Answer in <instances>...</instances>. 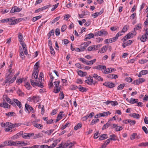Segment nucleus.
I'll return each instance as SVG.
<instances>
[{"label":"nucleus","instance_id":"nucleus-1","mask_svg":"<svg viewBox=\"0 0 148 148\" xmlns=\"http://www.w3.org/2000/svg\"><path fill=\"white\" fill-rule=\"evenodd\" d=\"M140 39L142 42H144L147 40L148 41V29L145 31V33L140 38Z\"/></svg>","mask_w":148,"mask_h":148},{"label":"nucleus","instance_id":"nucleus-2","mask_svg":"<svg viewBox=\"0 0 148 148\" xmlns=\"http://www.w3.org/2000/svg\"><path fill=\"white\" fill-rule=\"evenodd\" d=\"M60 82L59 81L54 82V85L56 89H54L53 92L56 93H58L60 91V88L59 87Z\"/></svg>","mask_w":148,"mask_h":148},{"label":"nucleus","instance_id":"nucleus-3","mask_svg":"<svg viewBox=\"0 0 148 148\" xmlns=\"http://www.w3.org/2000/svg\"><path fill=\"white\" fill-rule=\"evenodd\" d=\"M103 85L110 88H112L115 86V84L111 82H107L104 83Z\"/></svg>","mask_w":148,"mask_h":148},{"label":"nucleus","instance_id":"nucleus-4","mask_svg":"<svg viewBox=\"0 0 148 148\" xmlns=\"http://www.w3.org/2000/svg\"><path fill=\"white\" fill-rule=\"evenodd\" d=\"M92 69H97L98 70H101L103 71L105 70L106 68V66L105 65H98L92 67Z\"/></svg>","mask_w":148,"mask_h":148},{"label":"nucleus","instance_id":"nucleus-5","mask_svg":"<svg viewBox=\"0 0 148 148\" xmlns=\"http://www.w3.org/2000/svg\"><path fill=\"white\" fill-rule=\"evenodd\" d=\"M31 122L33 125L34 126L37 128L41 129L43 127V125L41 124L36 123V121H33L32 120L31 121Z\"/></svg>","mask_w":148,"mask_h":148},{"label":"nucleus","instance_id":"nucleus-6","mask_svg":"<svg viewBox=\"0 0 148 148\" xmlns=\"http://www.w3.org/2000/svg\"><path fill=\"white\" fill-rule=\"evenodd\" d=\"M145 81V79L143 78H139L134 81L133 84L136 85H139Z\"/></svg>","mask_w":148,"mask_h":148},{"label":"nucleus","instance_id":"nucleus-7","mask_svg":"<svg viewBox=\"0 0 148 148\" xmlns=\"http://www.w3.org/2000/svg\"><path fill=\"white\" fill-rule=\"evenodd\" d=\"M22 10V8H19L17 6H14L13 7L10 11V13H13L14 12H19Z\"/></svg>","mask_w":148,"mask_h":148},{"label":"nucleus","instance_id":"nucleus-8","mask_svg":"<svg viewBox=\"0 0 148 148\" xmlns=\"http://www.w3.org/2000/svg\"><path fill=\"white\" fill-rule=\"evenodd\" d=\"M132 33L130 32L127 34L122 39L123 40L124 42H125L127 39L131 38L133 37Z\"/></svg>","mask_w":148,"mask_h":148},{"label":"nucleus","instance_id":"nucleus-9","mask_svg":"<svg viewBox=\"0 0 148 148\" xmlns=\"http://www.w3.org/2000/svg\"><path fill=\"white\" fill-rule=\"evenodd\" d=\"M25 109L27 111H28L29 113H30L29 110L32 113H33L34 112V108L31 106L26 103L25 105Z\"/></svg>","mask_w":148,"mask_h":148},{"label":"nucleus","instance_id":"nucleus-10","mask_svg":"<svg viewBox=\"0 0 148 148\" xmlns=\"http://www.w3.org/2000/svg\"><path fill=\"white\" fill-rule=\"evenodd\" d=\"M38 72L33 71L31 79H35L36 81H37V79L38 78Z\"/></svg>","mask_w":148,"mask_h":148},{"label":"nucleus","instance_id":"nucleus-11","mask_svg":"<svg viewBox=\"0 0 148 148\" xmlns=\"http://www.w3.org/2000/svg\"><path fill=\"white\" fill-rule=\"evenodd\" d=\"M104 103L107 105L111 104L112 106H114L116 105H117L118 104V103L116 101H107L105 102Z\"/></svg>","mask_w":148,"mask_h":148},{"label":"nucleus","instance_id":"nucleus-12","mask_svg":"<svg viewBox=\"0 0 148 148\" xmlns=\"http://www.w3.org/2000/svg\"><path fill=\"white\" fill-rule=\"evenodd\" d=\"M88 79L85 81V82L90 85H92L93 82L92 77L89 76Z\"/></svg>","mask_w":148,"mask_h":148},{"label":"nucleus","instance_id":"nucleus-13","mask_svg":"<svg viewBox=\"0 0 148 148\" xmlns=\"http://www.w3.org/2000/svg\"><path fill=\"white\" fill-rule=\"evenodd\" d=\"M13 100L20 109L23 108L21 103L19 101L16 99H14Z\"/></svg>","mask_w":148,"mask_h":148},{"label":"nucleus","instance_id":"nucleus-14","mask_svg":"<svg viewBox=\"0 0 148 148\" xmlns=\"http://www.w3.org/2000/svg\"><path fill=\"white\" fill-rule=\"evenodd\" d=\"M9 73H7L6 74V77H10V78L12 77L13 75V73L14 72V71L13 70H10L8 69V70Z\"/></svg>","mask_w":148,"mask_h":148},{"label":"nucleus","instance_id":"nucleus-15","mask_svg":"<svg viewBox=\"0 0 148 148\" xmlns=\"http://www.w3.org/2000/svg\"><path fill=\"white\" fill-rule=\"evenodd\" d=\"M0 106L7 108H10V105H9L8 103L5 102H3V103H0Z\"/></svg>","mask_w":148,"mask_h":148},{"label":"nucleus","instance_id":"nucleus-16","mask_svg":"<svg viewBox=\"0 0 148 148\" xmlns=\"http://www.w3.org/2000/svg\"><path fill=\"white\" fill-rule=\"evenodd\" d=\"M100 32L101 36H105L108 34V32L103 29L100 30Z\"/></svg>","mask_w":148,"mask_h":148},{"label":"nucleus","instance_id":"nucleus-17","mask_svg":"<svg viewBox=\"0 0 148 148\" xmlns=\"http://www.w3.org/2000/svg\"><path fill=\"white\" fill-rule=\"evenodd\" d=\"M108 46V45H107L103 46V47L99 50V51L101 53H103L105 52L107 49V48Z\"/></svg>","mask_w":148,"mask_h":148},{"label":"nucleus","instance_id":"nucleus-18","mask_svg":"<svg viewBox=\"0 0 148 148\" xmlns=\"http://www.w3.org/2000/svg\"><path fill=\"white\" fill-rule=\"evenodd\" d=\"M9 18L11 19V20L9 21L8 22L9 25H13L17 23V22H16V19H14L13 18Z\"/></svg>","mask_w":148,"mask_h":148},{"label":"nucleus","instance_id":"nucleus-19","mask_svg":"<svg viewBox=\"0 0 148 148\" xmlns=\"http://www.w3.org/2000/svg\"><path fill=\"white\" fill-rule=\"evenodd\" d=\"M30 81L31 84L33 87H35L37 86V85L38 84V82H36L37 81H36L35 79H30Z\"/></svg>","mask_w":148,"mask_h":148},{"label":"nucleus","instance_id":"nucleus-20","mask_svg":"<svg viewBox=\"0 0 148 148\" xmlns=\"http://www.w3.org/2000/svg\"><path fill=\"white\" fill-rule=\"evenodd\" d=\"M142 26V25L141 24H137L136 26L134 28V31L133 32H134L136 33V30L141 29Z\"/></svg>","mask_w":148,"mask_h":148},{"label":"nucleus","instance_id":"nucleus-21","mask_svg":"<svg viewBox=\"0 0 148 148\" xmlns=\"http://www.w3.org/2000/svg\"><path fill=\"white\" fill-rule=\"evenodd\" d=\"M78 88L79 91L82 92H86L87 91L86 89L82 87L81 85H79Z\"/></svg>","mask_w":148,"mask_h":148},{"label":"nucleus","instance_id":"nucleus-22","mask_svg":"<svg viewBox=\"0 0 148 148\" xmlns=\"http://www.w3.org/2000/svg\"><path fill=\"white\" fill-rule=\"evenodd\" d=\"M87 36L84 39L85 41H86L87 39H90L92 38H93L95 36V35L92 33L86 35Z\"/></svg>","mask_w":148,"mask_h":148},{"label":"nucleus","instance_id":"nucleus-23","mask_svg":"<svg viewBox=\"0 0 148 148\" xmlns=\"http://www.w3.org/2000/svg\"><path fill=\"white\" fill-rule=\"evenodd\" d=\"M108 138V136L106 134H102L99 138L100 140H102L106 139Z\"/></svg>","mask_w":148,"mask_h":148},{"label":"nucleus","instance_id":"nucleus-24","mask_svg":"<svg viewBox=\"0 0 148 148\" xmlns=\"http://www.w3.org/2000/svg\"><path fill=\"white\" fill-rule=\"evenodd\" d=\"M107 77L109 78L116 79L118 77V76L117 75L110 74L107 75Z\"/></svg>","mask_w":148,"mask_h":148},{"label":"nucleus","instance_id":"nucleus-25","mask_svg":"<svg viewBox=\"0 0 148 148\" xmlns=\"http://www.w3.org/2000/svg\"><path fill=\"white\" fill-rule=\"evenodd\" d=\"M40 99V97L39 96H34L33 97V101L34 103L38 102Z\"/></svg>","mask_w":148,"mask_h":148},{"label":"nucleus","instance_id":"nucleus-26","mask_svg":"<svg viewBox=\"0 0 148 148\" xmlns=\"http://www.w3.org/2000/svg\"><path fill=\"white\" fill-rule=\"evenodd\" d=\"M130 116L131 117L136 119H138L140 117L139 115L138 114H136L135 113H133V114H130Z\"/></svg>","mask_w":148,"mask_h":148},{"label":"nucleus","instance_id":"nucleus-27","mask_svg":"<svg viewBox=\"0 0 148 148\" xmlns=\"http://www.w3.org/2000/svg\"><path fill=\"white\" fill-rule=\"evenodd\" d=\"M18 40L20 42H23V35L21 33H19L18 34Z\"/></svg>","mask_w":148,"mask_h":148},{"label":"nucleus","instance_id":"nucleus-28","mask_svg":"<svg viewBox=\"0 0 148 148\" xmlns=\"http://www.w3.org/2000/svg\"><path fill=\"white\" fill-rule=\"evenodd\" d=\"M96 61V59H94L89 61H88L86 65H92Z\"/></svg>","mask_w":148,"mask_h":148},{"label":"nucleus","instance_id":"nucleus-29","mask_svg":"<svg viewBox=\"0 0 148 148\" xmlns=\"http://www.w3.org/2000/svg\"><path fill=\"white\" fill-rule=\"evenodd\" d=\"M54 130L53 129H51L50 130H48L47 131H42V132H43L44 133L47 134L49 135H50L51 134V133H52L53 131Z\"/></svg>","mask_w":148,"mask_h":148},{"label":"nucleus","instance_id":"nucleus-30","mask_svg":"<svg viewBox=\"0 0 148 148\" xmlns=\"http://www.w3.org/2000/svg\"><path fill=\"white\" fill-rule=\"evenodd\" d=\"M39 66V64L38 63V62H36L34 65V70L33 71L39 72V70L38 69Z\"/></svg>","mask_w":148,"mask_h":148},{"label":"nucleus","instance_id":"nucleus-31","mask_svg":"<svg viewBox=\"0 0 148 148\" xmlns=\"http://www.w3.org/2000/svg\"><path fill=\"white\" fill-rule=\"evenodd\" d=\"M138 101V99H135L133 98H131L130 99V103L131 104H134L137 103Z\"/></svg>","mask_w":148,"mask_h":148},{"label":"nucleus","instance_id":"nucleus-32","mask_svg":"<svg viewBox=\"0 0 148 148\" xmlns=\"http://www.w3.org/2000/svg\"><path fill=\"white\" fill-rule=\"evenodd\" d=\"M112 68H108L107 69L106 68L103 71H102V73L104 74H108L111 73L110 69H111Z\"/></svg>","mask_w":148,"mask_h":148},{"label":"nucleus","instance_id":"nucleus-33","mask_svg":"<svg viewBox=\"0 0 148 148\" xmlns=\"http://www.w3.org/2000/svg\"><path fill=\"white\" fill-rule=\"evenodd\" d=\"M101 116H108V115H110V114L111 113L109 111H108L107 112H104L103 113H101Z\"/></svg>","mask_w":148,"mask_h":148},{"label":"nucleus","instance_id":"nucleus-34","mask_svg":"<svg viewBox=\"0 0 148 148\" xmlns=\"http://www.w3.org/2000/svg\"><path fill=\"white\" fill-rule=\"evenodd\" d=\"M128 26L127 25H125L121 30L122 32H123V33L126 32L128 30Z\"/></svg>","mask_w":148,"mask_h":148},{"label":"nucleus","instance_id":"nucleus-35","mask_svg":"<svg viewBox=\"0 0 148 148\" xmlns=\"http://www.w3.org/2000/svg\"><path fill=\"white\" fill-rule=\"evenodd\" d=\"M10 123L6 122V123H1V126L3 127H7L8 125H9Z\"/></svg>","mask_w":148,"mask_h":148},{"label":"nucleus","instance_id":"nucleus-36","mask_svg":"<svg viewBox=\"0 0 148 148\" xmlns=\"http://www.w3.org/2000/svg\"><path fill=\"white\" fill-rule=\"evenodd\" d=\"M60 18V16H59L58 17H57L53 19L51 22L50 23L51 24H52L54 23L55 22L57 21Z\"/></svg>","mask_w":148,"mask_h":148},{"label":"nucleus","instance_id":"nucleus-37","mask_svg":"<svg viewBox=\"0 0 148 148\" xmlns=\"http://www.w3.org/2000/svg\"><path fill=\"white\" fill-rule=\"evenodd\" d=\"M15 142L12 140H9L8 142V145L15 146Z\"/></svg>","mask_w":148,"mask_h":148},{"label":"nucleus","instance_id":"nucleus-38","mask_svg":"<svg viewBox=\"0 0 148 148\" xmlns=\"http://www.w3.org/2000/svg\"><path fill=\"white\" fill-rule=\"evenodd\" d=\"M110 125L109 123H107L106 124L104 125L102 129L103 130L106 129L110 126Z\"/></svg>","mask_w":148,"mask_h":148},{"label":"nucleus","instance_id":"nucleus-39","mask_svg":"<svg viewBox=\"0 0 148 148\" xmlns=\"http://www.w3.org/2000/svg\"><path fill=\"white\" fill-rule=\"evenodd\" d=\"M137 134L136 133H133L132 135H131L130 137V139L132 140H134L136 138L135 137L137 136Z\"/></svg>","mask_w":148,"mask_h":148},{"label":"nucleus","instance_id":"nucleus-40","mask_svg":"<svg viewBox=\"0 0 148 148\" xmlns=\"http://www.w3.org/2000/svg\"><path fill=\"white\" fill-rule=\"evenodd\" d=\"M42 17V16H36L33 17L32 19V20L33 22H35L36 20L39 19Z\"/></svg>","mask_w":148,"mask_h":148},{"label":"nucleus","instance_id":"nucleus-41","mask_svg":"<svg viewBox=\"0 0 148 148\" xmlns=\"http://www.w3.org/2000/svg\"><path fill=\"white\" fill-rule=\"evenodd\" d=\"M79 60L80 61L82 62V63L87 64L88 60H86V59L81 58H79Z\"/></svg>","mask_w":148,"mask_h":148},{"label":"nucleus","instance_id":"nucleus-42","mask_svg":"<svg viewBox=\"0 0 148 148\" xmlns=\"http://www.w3.org/2000/svg\"><path fill=\"white\" fill-rule=\"evenodd\" d=\"M82 124L80 123H79L75 127L74 130H77L79 129L80 128L82 127Z\"/></svg>","mask_w":148,"mask_h":148},{"label":"nucleus","instance_id":"nucleus-43","mask_svg":"<svg viewBox=\"0 0 148 148\" xmlns=\"http://www.w3.org/2000/svg\"><path fill=\"white\" fill-rule=\"evenodd\" d=\"M123 129V127L121 126H117L116 127L115 130L116 131H120Z\"/></svg>","mask_w":148,"mask_h":148},{"label":"nucleus","instance_id":"nucleus-44","mask_svg":"<svg viewBox=\"0 0 148 148\" xmlns=\"http://www.w3.org/2000/svg\"><path fill=\"white\" fill-rule=\"evenodd\" d=\"M10 20H11V19H9V18L5 19H2L0 20V22L2 23L9 22V21H10Z\"/></svg>","mask_w":148,"mask_h":148},{"label":"nucleus","instance_id":"nucleus-45","mask_svg":"<svg viewBox=\"0 0 148 148\" xmlns=\"http://www.w3.org/2000/svg\"><path fill=\"white\" fill-rule=\"evenodd\" d=\"M77 88V86L76 85H72L70 86V90H75Z\"/></svg>","mask_w":148,"mask_h":148},{"label":"nucleus","instance_id":"nucleus-46","mask_svg":"<svg viewBox=\"0 0 148 148\" xmlns=\"http://www.w3.org/2000/svg\"><path fill=\"white\" fill-rule=\"evenodd\" d=\"M91 43V41H88L84 43L83 44V46L85 48L87 47L90 43Z\"/></svg>","mask_w":148,"mask_h":148},{"label":"nucleus","instance_id":"nucleus-47","mask_svg":"<svg viewBox=\"0 0 148 148\" xmlns=\"http://www.w3.org/2000/svg\"><path fill=\"white\" fill-rule=\"evenodd\" d=\"M124 86H125V84H120L117 87L118 90H122L124 88Z\"/></svg>","mask_w":148,"mask_h":148},{"label":"nucleus","instance_id":"nucleus-48","mask_svg":"<svg viewBox=\"0 0 148 148\" xmlns=\"http://www.w3.org/2000/svg\"><path fill=\"white\" fill-rule=\"evenodd\" d=\"M17 92L19 96H22L24 95V93L23 92H22L21 91L20 89H18L17 90Z\"/></svg>","mask_w":148,"mask_h":148},{"label":"nucleus","instance_id":"nucleus-49","mask_svg":"<svg viewBox=\"0 0 148 148\" xmlns=\"http://www.w3.org/2000/svg\"><path fill=\"white\" fill-rule=\"evenodd\" d=\"M99 121V119H97L96 120L93 119L92 120V121L90 123V125H93L95 123L98 122Z\"/></svg>","mask_w":148,"mask_h":148},{"label":"nucleus","instance_id":"nucleus-50","mask_svg":"<svg viewBox=\"0 0 148 148\" xmlns=\"http://www.w3.org/2000/svg\"><path fill=\"white\" fill-rule=\"evenodd\" d=\"M111 137L110 138H112L111 140H116V136L114 134L110 136Z\"/></svg>","mask_w":148,"mask_h":148},{"label":"nucleus","instance_id":"nucleus-51","mask_svg":"<svg viewBox=\"0 0 148 148\" xmlns=\"http://www.w3.org/2000/svg\"><path fill=\"white\" fill-rule=\"evenodd\" d=\"M140 72L142 75H145L148 74V71L147 70H143L140 71Z\"/></svg>","mask_w":148,"mask_h":148},{"label":"nucleus","instance_id":"nucleus-52","mask_svg":"<svg viewBox=\"0 0 148 148\" xmlns=\"http://www.w3.org/2000/svg\"><path fill=\"white\" fill-rule=\"evenodd\" d=\"M104 42L105 43H110L112 42L111 38L105 40Z\"/></svg>","mask_w":148,"mask_h":148},{"label":"nucleus","instance_id":"nucleus-53","mask_svg":"<svg viewBox=\"0 0 148 148\" xmlns=\"http://www.w3.org/2000/svg\"><path fill=\"white\" fill-rule=\"evenodd\" d=\"M148 145V142L146 143H142L138 145V146L140 147L141 146H146Z\"/></svg>","mask_w":148,"mask_h":148},{"label":"nucleus","instance_id":"nucleus-54","mask_svg":"<svg viewBox=\"0 0 148 148\" xmlns=\"http://www.w3.org/2000/svg\"><path fill=\"white\" fill-rule=\"evenodd\" d=\"M25 86L26 88L28 90L32 88L29 82H27Z\"/></svg>","mask_w":148,"mask_h":148},{"label":"nucleus","instance_id":"nucleus-55","mask_svg":"<svg viewBox=\"0 0 148 148\" xmlns=\"http://www.w3.org/2000/svg\"><path fill=\"white\" fill-rule=\"evenodd\" d=\"M102 45L101 44L93 45L94 47V50H97L99 48L101 47Z\"/></svg>","mask_w":148,"mask_h":148},{"label":"nucleus","instance_id":"nucleus-56","mask_svg":"<svg viewBox=\"0 0 148 148\" xmlns=\"http://www.w3.org/2000/svg\"><path fill=\"white\" fill-rule=\"evenodd\" d=\"M15 113L14 112H11L6 113L5 114L8 116H12Z\"/></svg>","mask_w":148,"mask_h":148},{"label":"nucleus","instance_id":"nucleus-57","mask_svg":"<svg viewBox=\"0 0 148 148\" xmlns=\"http://www.w3.org/2000/svg\"><path fill=\"white\" fill-rule=\"evenodd\" d=\"M59 96L60 97V99L62 100L64 99V94L62 92L60 91L59 94Z\"/></svg>","mask_w":148,"mask_h":148},{"label":"nucleus","instance_id":"nucleus-58","mask_svg":"<svg viewBox=\"0 0 148 148\" xmlns=\"http://www.w3.org/2000/svg\"><path fill=\"white\" fill-rule=\"evenodd\" d=\"M70 125V124L69 123L67 122L65 125L62 126L61 129H62V130H63L65 129L66 127L69 126Z\"/></svg>","mask_w":148,"mask_h":148},{"label":"nucleus","instance_id":"nucleus-59","mask_svg":"<svg viewBox=\"0 0 148 148\" xmlns=\"http://www.w3.org/2000/svg\"><path fill=\"white\" fill-rule=\"evenodd\" d=\"M66 28L67 26L66 25H62L61 29V32H64L66 30Z\"/></svg>","mask_w":148,"mask_h":148},{"label":"nucleus","instance_id":"nucleus-60","mask_svg":"<svg viewBox=\"0 0 148 148\" xmlns=\"http://www.w3.org/2000/svg\"><path fill=\"white\" fill-rule=\"evenodd\" d=\"M20 44L21 45L22 47L23 50H25L26 48V44L24 43V42H20Z\"/></svg>","mask_w":148,"mask_h":148},{"label":"nucleus","instance_id":"nucleus-61","mask_svg":"<svg viewBox=\"0 0 148 148\" xmlns=\"http://www.w3.org/2000/svg\"><path fill=\"white\" fill-rule=\"evenodd\" d=\"M40 136H41L40 133L35 134L33 138L34 139H35L37 138H39L40 137Z\"/></svg>","mask_w":148,"mask_h":148},{"label":"nucleus","instance_id":"nucleus-62","mask_svg":"<svg viewBox=\"0 0 148 148\" xmlns=\"http://www.w3.org/2000/svg\"><path fill=\"white\" fill-rule=\"evenodd\" d=\"M50 50L51 53L53 55H55V51L54 50L53 48L52 47H50Z\"/></svg>","mask_w":148,"mask_h":148},{"label":"nucleus","instance_id":"nucleus-63","mask_svg":"<svg viewBox=\"0 0 148 148\" xmlns=\"http://www.w3.org/2000/svg\"><path fill=\"white\" fill-rule=\"evenodd\" d=\"M142 129L145 134H147L148 133V131L147 128L145 126L142 127Z\"/></svg>","mask_w":148,"mask_h":148},{"label":"nucleus","instance_id":"nucleus-64","mask_svg":"<svg viewBox=\"0 0 148 148\" xmlns=\"http://www.w3.org/2000/svg\"><path fill=\"white\" fill-rule=\"evenodd\" d=\"M103 40V38H96V41L98 42H102Z\"/></svg>","mask_w":148,"mask_h":148}]
</instances>
